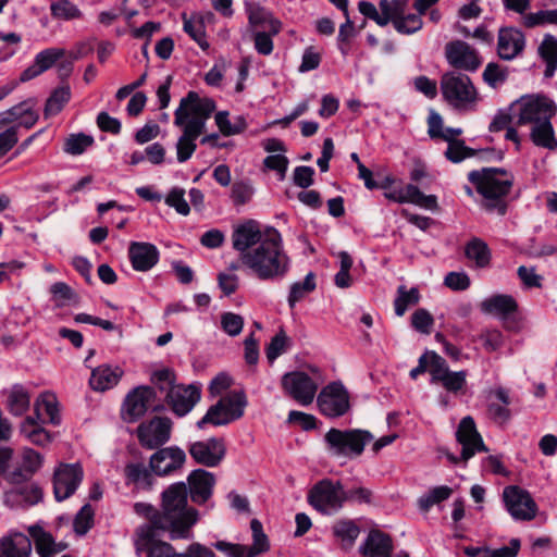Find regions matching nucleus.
Listing matches in <instances>:
<instances>
[{
    "label": "nucleus",
    "instance_id": "7",
    "mask_svg": "<svg viewBox=\"0 0 557 557\" xmlns=\"http://www.w3.org/2000/svg\"><path fill=\"white\" fill-rule=\"evenodd\" d=\"M516 125H536L547 122L556 114L553 100L544 96H524L510 106Z\"/></svg>",
    "mask_w": 557,
    "mask_h": 557
},
{
    "label": "nucleus",
    "instance_id": "40",
    "mask_svg": "<svg viewBox=\"0 0 557 557\" xmlns=\"http://www.w3.org/2000/svg\"><path fill=\"white\" fill-rule=\"evenodd\" d=\"M214 121L223 136L238 135L247 128V122L243 115H237L231 121L227 111H219L214 116Z\"/></svg>",
    "mask_w": 557,
    "mask_h": 557
},
{
    "label": "nucleus",
    "instance_id": "53",
    "mask_svg": "<svg viewBox=\"0 0 557 557\" xmlns=\"http://www.w3.org/2000/svg\"><path fill=\"white\" fill-rule=\"evenodd\" d=\"M184 30L200 46L201 49L206 50L209 48L202 20H186L184 22Z\"/></svg>",
    "mask_w": 557,
    "mask_h": 557
},
{
    "label": "nucleus",
    "instance_id": "3",
    "mask_svg": "<svg viewBox=\"0 0 557 557\" xmlns=\"http://www.w3.org/2000/svg\"><path fill=\"white\" fill-rule=\"evenodd\" d=\"M240 263L261 281L284 277L290 269V258L284 249L281 233L274 227H268L264 240L248 255H244Z\"/></svg>",
    "mask_w": 557,
    "mask_h": 557
},
{
    "label": "nucleus",
    "instance_id": "56",
    "mask_svg": "<svg viewBox=\"0 0 557 557\" xmlns=\"http://www.w3.org/2000/svg\"><path fill=\"white\" fill-rule=\"evenodd\" d=\"M165 203L174 208L178 214L187 215L190 211L189 205L185 199V190L183 188L175 187L170 190L165 197Z\"/></svg>",
    "mask_w": 557,
    "mask_h": 557
},
{
    "label": "nucleus",
    "instance_id": "34",
    "mask_svg": "<svg viewBox=\"0 0 557 557\" xmlns=\"http://www.w3.org/2000/svg\"><path fill=\"white\" fill-rule=\"evenodd\" d=\"M151 469H148L144 462H128L124 468L126 484L135 485L137 488L149 490L153 484Z\"/></svg>",
    "mask_w": 557,
    "mask_h": 557
},
{
    "label": "nucleus",
    "instance_id": "60",
    "mask_svg": "<svg viewBox=\"0 0 557 557\" xmlns=\"http://www.w3.org/2000/svg\"><path fill=\"white\" fill-rule=\"evenodd\" d=\"M379 5L383 15H386L388 24L391 21L394 23L395 18L404 14L407 0H381Z\"/></svg>",
    "mask_w": 557,
    "mask_h": 557
},
{
    "label": "nucleus",
    "instance_id": "46",
    "mask_svg": "<svg viewBox=\"0 0 557 557\" xmlns=\"http://www.w3.org/2000/svg\"><path fill=\"white\" fill-rule=\"evenodd\" d=\"M94 137L84 133L71 134L64 140L63 150L71 156H78L94 145Z\"/></svg>",
    "mask_w": 557,
    "mask_h": 557
},
{
    "label": "nucleus",
    "instance_id": "47",
    "mask_svg": "<svg viewBox=\"0 0 557 557\" xmlns=\"http://www.w3.org/2000/svg\"><path fill=\"white\" fill-rule=\"evenodd\" d=\"M451 494L453 490L446 485L433 487L418 499L419 508L426 512L432 506L448 499Z\"/></svg>",
    "mask_w": 557,
    "mask_h": 557
},
{
    "label": "nucleus",
    "instance_id": "51",
    "mask_svg": "<svg viewBox=\"0 0 557 557\" xmlns=\"http://www.w3.org/2000/svg\"><path fill=\"white\" fill-rule=\"evenodd\" d=\"M94 509L89 504H86L75 516L73 528L77 535H85L94 524Z\"/></svg>",
    "mask_w": 557,
    "mask_h": 557
},
{
    "label": "nucleus",
    "instance_id": "44",
    "mask_svg": "<svg viewBox=\"0 0 557 557\" xmlns=\"http://www.w3.org/2000/svg\"><path fill=\"white\" fill-rule=\"evenodd\" d=\"M71 99V89L69 86L58 87L47 99L44 114L46 117L57 115Z\"/></svg>",
    "mask_w": 557,
    "mask_h": 557
},
{
    "label": "nucleus",
    "instance_id": "19",
    "mask_svg": "<svg viewBox=\"0 0 557 557\" xmlns=\"http://www.w3.org/2000/svg\"><path fill=\"white\" fill-rule=\"evenodd\" d=\"M84 476L78 463H62L54 471L53 492L55 499L61 502L74 494Z\"/></svg>",
    "mask_w": 557,
    "mask_h": 557
},
{
    "label": "nucleus",
    "instance_id": "62",
    "mask_svg": "<svg viewBox=\"0 0 557 557\" xmlns=\"http://www.w3.org/2000/svg\"><path fill=\"white\" fill-rule=\"evenodd\" d=\"M394 26L399 33L412 34L422 27V20L419 15L409 14L395 18Z\"/></svg>",
    "mask_w": 557,
    "mask_h": 557
},
{
    "label": "nucleus",
    "instance_id": "49",
    "mask_svg": "<svg viewBox=\"0 0 557 557\" xmlns=\"http://www.w3.org/2000/svg\"><path fill=\"white\" fill-rule=\"evenodd\" d=\"M419 298L418 288L412 287L410 290H407L405 286H399L398 296L394 301L395 313L398 317L404 315L409 306L418 304Z\"/></svg>",
    "mask_w": 557,
    "mask_h": 557
},
{
    "label": "nucleus",
    "instance_id": "18",
    "mask_svg": "<svg viewBox=\"0 0 557 557\" xmlns=\"http://www.w3.org/2000/svg\"><path fill=\"white\" fill-rule=\"evenodd\" d=\"M445 58L449 65L474 72L481 65L479 52L463 40H451L445 45Z\"/></svg>",
    "mask_w": 557,
    "mask_h": 557
},
{
    "label": "nucleus",
    "instance_id": "11",
    "mask_svg": "<svg viewBox=\"0 0 557 557\" xmlns=\"http://www.w3.org/2000/svg\"><path fill=\"white\" fill-rule=\"evenodd\" d=\"M456 441L461 446L460 456H455L450 453L446 454V457L451 463H459L460 461L467 462L476 453L487 451L482 436L476 430L474 420L472 417L467 416L461 419L456 431Z\"/></svg>",
    "mask_w": 557,
    "mask_h": 557
},
{
    "label": "nucleus",
    "instance_id": "30",
    "mask_svg": "<svg viewBox=\"0 0 557 557\" xmlns=\"http://www.w3.org/2000/svg\"><path fill=\"white\" fill-rule=\"evenodd\" d=\"M123 374L124 371L117 366L111 367L109 364H102L91 371L89 385L94 391L106 392L113 388Z\"/></svg>",
    "mask_w": 557,
    "mask_h": 557
},
{
    "label": "nucleus",
    "instance_id": "2",
    "mask_svg": "<svg viewBox=\"0 0 557 557\" xmlns=\"http://www.w3.org/2000/svg\"><path fill=\"white\" fill-rule=\"evenodd\" d=\"M215 110V102L210 98H200L189 91L182 98L174 112V124L182 129L176 143V158L183 163L191 158L197 149V138L206 132L207 121Z\"/></svg>",
    "mask_w": 557,
    "mask_h": 557
},
{
    "label": "nucleus",
    "instance_id": "27",
    "mask_svg": "<svg viewBox=\"0 0 557 557\" xmlns=\"http://www.w3.org/2000/svg\"><path fill=\"white\" fill-rule=\"evenodd\" d=\"M128 258L134 270L146 272L159 261L158 248L145 242H132L128 247Z\"/></svg>",
    "mask_w": 557,
    "mask_h": 557
},
{
    "label": "nucleus",
    "instance_id": "39",
    "mask_svg": "<svg viewBox=\"0 0 557 557\" xmlns=\"http://www.w3.org/2000/svg\"><path fill=\"white\" fill-rule=\"evenodd\" d=\"M42 497V492L38 486L29 485L14 488L5 493V503L10 506L22 505L23 503L34 505Z\"/></svg>",
    "mask_w": 557,
    "mask_h": 557
},
{
    "label": "nucleus",
    "instance_id": "21",
    "mask_svg": "<svg viewBox=\"0 0 557 557\" xmlns=\"http://www.w3.org/2000/svg\"><path fill=\"white\" fill-rule=\"evenodd\" d=\"M435 363L432 371V383H440L447 392L458 394L465 391L468 373L465 370L450 371L443 357H434Z\"/></svg>",
    "mask_w": 557,
    "mask_h": 557
},
{
    "label": "nucleus",
    "instance_id": "5",
    "mask_svg": "<svg viewBox=\"0 0 557 557\" xmlns=\"http://www.w3.org/2000/svg\"><path fill=\"white\" fill-rule=\"evenodd\" d=\"M441 91L444 100L457 110H473L479 94L470 77L458 72H447L441 78Z\"/></svg>",
    "mask_w": 557,
    "mask_h": 557
},
{
    "label": "nucleus",
    "instance_id": "20",
    "mask_svg": "<svg viewBox=\"0 0 557 557\" xmlns=\"http://www.w3.org/2000/svg\"><path fill=\"white\" fill-rule=\"evenodd\" d=\"M186 461V455L183 449L171 446L160 448L151 455L149 467L151 471L159 476L170 475L180 470Z\"/></svg>",
    "mask_w": 557,
    "mask_h": 557
},
{
    "label": "nucleus",
    "instance_id": "36",
    "mask_svg": "<svg viewBox=\"0 0 557 557\" xmlns=\"http://www.w3.org/2000/svg\"><path fill=\"white\" fill-rule=\"evenodd\" d=\"M45 411V413L48 417V421L51 424L58 425L61 422V417L59 412V403L57 399V396L53 393L45 392L40 394L37 399L34 403V411H35V418L40 419L41 418V411Z\"/></svg>",
    "mask_w": 557,
    "mask_h": 557
},
{
    "label": "nucleus",
    "instance_id": "6",
    "mask_svg": "<svg viewBox=\"0 0 557 557\" xmlns=\"http://www.w3.org/2000/svg\"><path fill=\"white\" fill-rule=\"evenodd\" d=\"M326 448L332 456L355 458L360 456L364 446L373 441V435L366 430H339L332 428L324 435Z\"/></svg>",
    "mask_w": 557,
    "mask_h": 557
},
{
    "label": "nucleus",
    "instance_id": "14",
    "mask_svg": "<svg viewBox=\"0 0 557 557\" xmlns=\"http://www.w3.org/2000/svg\"><path fill=\"white\" fill-rule=\"evenodd\" d=\"M172 421L166 417H153L141 422L136 429L139 444L147 449H154L165 444L171 437Z\"/></svg>",
    "mask_w": 557,
    "mask_h": 557
},
{
    "label": "nucleus",
    "instance_id": "43",
    "mask_svg": "<svg viewBox=\"0 0 557 557\" xmlns=\"http://www.w3.org/2000/svg\"><path fill=\"white\" fill-rule=\"evenodd\" d=\"M539 52L546 62L545 76H553L557 69V39L553 35H546L539 47Z\"/></svg>",
    "mask_w": 557,
    "mask_h": 557
},
{
    "label": "nucleus",
    "instance_id": "54",
    "mask_svg": "<svg viewBox=\"0 0 557 557\" xmlns=\"http://www.w3.org/2000/svg\"><path fill=\"white\" fill-rule=\"evenodd\" d=\"M289 346V338L286 333L281 330L270 342L267 347V358L270 362L274 361L278 356L284 354Z\"/></svg>",
    "mask_w": 557,
    "mask_h": 557
},
{
    "label": "nucleus",
    "instance_id": "33",
    "mask_svg": "<svg viewBox=\"0 0 557 557\" xmlns=\"http://www.w3.org/2000/svg\"><path fill=\"white\" fill-rule=\"evenodd\" d=\"M28 533L35 543L36 552L40 557H52L67 547L65 543H57L52 535L46 532L40 525H30L28 528Z\"/></svg>",
    "mask_w": 557,
    "mask_h": 557
},
{
    "label": "nucleus",
    "instance_id": "17",
    "mask_svg": "<svg viewBox=\"0 0 557 557\" xmlns=\"http://www.w3.org/2000/svg\"><path fill=\"white\" fill-rule=\"evenodd\" d=\"M503 498L513 519L529 521L536 516L537 506L525 490L516 485L507 486L504 488Z\"/></svg>",
    "mask_w": 557,
    "mask_h": 557
},
{
    "label": "nucleus",
    "instance_id": "57",
    "mask_svg": "<svg viewBox=\"0 0 557 557\" xmlns=\"http://www.w3.org/2000/svg\"><path fill=\"white\" fill-rule=\"evenodd\" d=\"M523 23L527 27H535L545 24H557V9L542 10L535 13H530L524 16Z\"/></svg>",
    "mask_w": 557,
    "mask_h": 557
},
{
    "label": "nucleus",
    "instance_id": "1",
    "mask_svg": "<svg viewBox=\"0 0 557 557\" xmlns=\"http://www.w3.org/2000/svg\"><path fill=\"white\" fill-rule=\"evenodd\" d=\"M198 520L199 511L188 505V488L184 482L173 483L162 492L153 527L168 532L171 540H189Z\"/></svg>",
    "mask_w": 557,
    "mask_h": 557
},
{
    "label": "nucleus",
    "instance_id": "25",
    "mask_svg": "<svg viewBox=\"0 0 557 557\" xmlns=\"http://www.w3.org/2000/svg\"><path fill=\"white\" fill-rule=\"evenodd\" d=\"M525 38L521 30L515 27H502L497 37V54L503 60H513L522 53Z\"/></svg>",
    "mask_w": 557,
    "mask_h": 557
},
{
    "label": "nucleus",
    "instance_id": "64",
    "mask_svg": "<svg viewBox=\"0 0 557 557\" xmlns=\"http://www.w3.org/2000/svg\"><path fill=\"white\" fill-rule=\"evenodd\" d=\"M252 194L253 188L250 184L237 182L232 186L231 198L236 206H243L251 199Z\"/></svg>",
    "mask_w": 557,
    "mask_h": 557
},
{
    "label": "nucleus",
    "instance_id": "52",
    "mask_svg": "<svg viewBox=\"0 0 557 557\" xmlns=\"http://www.w3.org/2000/svg\"><path fill=\"white\" fill-rule=\"evenodd\" d=\"M65 51L60 48H48L36 54L34 63L42 73L49 70L59 59L63 58Z\"/></svg>",
    "mask_w": 557,
    "mask_h": 557
},
{
    "label": "nucleus",
    "instance_id": "55",
    "mask_svg": "<svg viewBox=\"0 0 557 557\" xmlns=\"http://www.w3.org/2000/svg\"><path fill=\"white\" fill-rule=\"evenodd\" d=\"M51 14L61 20H73L81 17L79 9L69 0H60L51 4Z\"/></svg>",
    "mask_w": 557,
    "mask_h": 557
},
{
    "label": "nucleus",
    "instance_id": "26",
    "mask_svg": "<svg viewBox=\"0 0 557 557\" xmlns=\"http://www.w3.org/2000/svg\"><path fill=\"white\" fill-rule=\"evenodd\" d=\"M187 482L194 503L202 505L212 496L215 478L211 472L196 469L189 473Z\"/></svg>",
    "mask_w": 557,
    "mask_h": 557
},
{
    "label": "nucleus",
    "instance_id": "28",
    "mask_svg": "<svg viewBox=\"0 0 557 557\" xmlns=\"http://www.w3.org/2000/svg\"><path fill=\"white\" fill-rule=\"evenodd\" d=\"M156 392L149 386H140L132 391L125 399V410L132 420L143 417L151 408Z\"/></svg>",
    "mask_w": 557,
    "mask_h": 557
},
{
    "label": "nucleus",
    "instance_id": "35",
    "mask_svg": "<svg viewBox=\"0 0 557 557\" xmlns=\"http://www.w3.org/2000/svg\"><path fill=\"white\" fill-rule=\"evenodd\" d=\"M246 10L250 25L270 29L272 35H277L281 32L282 23L265 9L258 4L246 3Z\"/></svg>",
    "mask_w": 557,
    "mask_h": 557
},
{
    "label": "nucleus",
    "instance_id": "22",
    "mask_svg": "<svg viewBox=\"0 0 557 557\" xmlns=\"http://www.w3.org/2000/svg\"><path fill=\"white\" fill-rule=\"evenodd\" d=\"M189 454L196 462L206 467L218 466L225 456V445L221 438L195 442L189 446Z\"/></svg>",
    "mask_w": 557,
    "mask_h": 557
},
{
    "label": "nucleus",
    "instance_id": "58",
    "mask_svg": "<svg viewBox=\"0 0 557 557\" xmlns=\"http://www.w3.org/2000/svg\"><path fill=\"white\" fill-rule=\"evenodd\" d=\"M483 79L488 86L496 88L507 79V71L499 64L491 62L485 66Z\"/></svg>",
    "mask_w": 557,
    "mask_h": 557
},
{
    "label": "nucleus",
    "instance_id": "13",
    "mask_svg": "<svg viewBox=\"0 0 557 557\" xmlns=\"http://www.w3.org/2000/svg\"><path fill=\"white\" fill-rule=\"evenodd\" d=\"M320 412L330 418L344 416L350 408L349 395L341 382L324 386L317 398Z\"/></svg>",
    "mask_w": 557,
    "mask_h": 557
},
{
    "label": "nucleus",
    "instance_id": "24",
    "mask_svg": "<svg viewBox=\"0 0 557 557\" xmlns=\"http://www.w3.org/2000/svg\"><path fill=\"white\" fill-rule=\"evenodd\" d=\"M384 196L398 203H413L433 211L437 209L436 196L424 195L416 185L412 184H408L404 188L388 189L384 193Z\"/></svg>",
    "mask_w": 557,
    "mask_h": 557
},
{
    "label": "nucleus",
    "instance_id": "29",
    "mask_svg": "<svg viewBox=\"0 0 557 557\" xmlns=\"http://www.w3.org/2000/svg\"><path fill=\"white\" fill-rule=\"evenodd\" d=\"M32 540L24 533L10 531L0 539V557H30Z\"/></svg>",
    "mask_w": 557,
    "mask_h": 557
},
{
    "label": "nucleus",
    "instance_id": "50",
    "mask_svg": "<svg viewBox=\"0 0 557 557\" xmlns=\"http://www.w3.org/2000/svg\"><path fill=\"white\" fill-rule=\"evenodd\" d=\"M42 465V457L32 448L23 451V473H13V476L21 475L24 479L30 478Z\"/></svg>",
    "mask_w": 557,
    "mask_h": 557
},
{
    "label": "nucleus",
    "instance_id": "41",
    "mask_svg": "<svg viewBox=\"0 0 557 557\" xmlns=\"http://www.w3.org/2000/svg\"><path fill=\"white\" fill-rule=\"evenodd\" d=\"M8 409L14 416L24 414L30 405V395L22 385H14L8 393Z\"/></svg>",
    "mask_w": 557,
    "mask_h": 557
},
{
    "label": "nucleus",
    "instance_id": "16",
    "mask_svg": "<svg viewBox=\"0 0 557 557\" xmlns=\"http://www.w3.org/2000/svg\"><path fill=\"white\" fill-rule=\"evenodd\" d=\"M282 387L285 393L301 406L312 404L318 384L305 372L294 371L283 375Z\"/></svg>",
    "mask_w": 557,
    "mask_h": 557
},
{
    "label": "nucleus",
    "instance_id": "4",
    "mask_svg": "<svg viewBox=\"0 0 557 557\" xmlns=\"http://www.w3.org/2000/svg\"><path fill=\"white\" fill-rule=\"evenodd\" d=\"M468 178L483 197L482 206L486 211L499 215L506 213L505 197L512 186V177L509 174L498 169H483L470 172Z\"/></svg>",
    "mask_w": 557,
    "mask_h": 557
},
{
    "label": "nucleus",
    "instance_id": "48",
    "mask_svg": "<svg viewBox=\"0 0 557 557\" xmlns=\"http://www.w3.org/2000/svg\"><path fill=\"white\" fill-rule=\"evenodd\" d=\"M315 288V277L312 272L308 273L304 282H296L290 286L288 295V304L293 308L298 301H300L307 294L311 293Z\"/></svg>",
    "mask_w": 557,
    "mask_h": 557
},
{
    "label": "nucleus",
    "instance_id": "37",
    "mask_svg": "<svg viewBox=\"0 0 557 557\" xmlns=\"http://www.w3.org/2000/svg\"><path fill=\"white\" fill-rule=\"evenodd\" d=\"M530 138L536 147L548 150L557 149V138L550 120L531 126Z\"/></svg>",
    "mask_w": 557,
    "mask_h": 557
},
{
    "label": "nucleus",
    "instance_id": "32",
    "mask_svg": "<svg viewBox=\"0 0 557 557\" xmlns=\"http://www.w3.org/2000/svg\"><path fill=\"white\" fill-rule=\"evenodd\" d=\"M518 309V304L516 299L506 294H497L493 295L488 298H485L480 304V310L485 314H492L499 317L502 319H506L511 313L516 312Z\"/></svg>",
    "mask_w": 557,
    "mask_h": 557
},
{
    "label": "nucleus",
    "instance_id": "15",
    "mask_svg": "<svg viewBox=\"0 0 557 557\" xmlns=\"http://www.w3.org/2000/svg\"><path fill=\"white\" fill-rule=\"evenodd\" d=\"M135 550L139 557H177L174 546L157 537L151 528H138L134 540Z\"/></svg>",
    "mask_w": 557,
    "mask_h": 557
},
{
    "label": "nucleus",
    "instance_id": "31",
    "mask_svg": "<svg viewBox=\"0 0 557 557\" xmlns=\"http://www.w3.org/2000/svg\"><path fill=\"white\" fill-rule=\"evenodd\" d=\"M360 549L364 557H392L393 541L389 535L372 530Z\"/></svg>",
    "mask_w": 557,
    "mask_h": 557
},
{
    "label": "nucleus",
    "instance_id": "61",
    "mask_svg": "<svg viewBox=\"0 0 557 557\" xmlns=\"http://www.w3.org/2000/svg\"><path fill=\"white\" fill-rule=\"evenodd\" d=\"M221 326L230 336H237L244 327V318L233 312H225L221 315Z\"/></svg>",
    "mask_w": 557,
    "mask_h": 557
},
{
    "label": "nucleus",
    "instance_id": "63",
    "mask_svg": "<svg viewBox=\"0 0 557 557\" xmlns=\"http://www.w3.org/2000/svg\"><path fill=\"white\" fill-rule=\"evenodd\" d=\"M445 156L451 162H460L466 158L474 156V151L467 147L462 140L448 144Z\"/></svg>",
    "mask_w": 557,
    "mask_h": 557
},
{
    "label": "nucleus",
    "instance_id": "38",
    "mask_svg": "<svg viewBox=\"0 0 557 557\" xmlns=\"http://www.w3.org/2000/svg\"><path fill=\"white\" fill-rule=\"evenodd\" d=\"M20 429L21 433L35 445L45 446L52 441L51 434L41 426L35 417H27L21 423Z\"/></svg>",
    "mask_w": 557,
    "mask_h": 557
},
{
    "label": "nucleus",
    "instance_id": "42",
    "mask_svg": "<svg viewBox=\"0 0 557 557\" xmlns=\"http://www.w3.org/2000/svg\"><path fill=\"white\" fill-rule=\"evenodd\" d=\"M333 533L343 547H350L358 537L360 529L355 521L342 519L334 523Z\"/></svg>",
    "mask_w": 557,
    "mask_h": 557
},
{
    "label": "nucleus",
    "instance_id": "45",
    "mask_svg": "<svg viewBox=\"0 0 557 557\" xmlns=\"http://www.w3.org/2000/svg\"><path fill=\"white\" fill-rule=\"evenodd\" d=\"M466 256L473 260L479 268H484L490 263L491 252L487 245L480 238H473L466 246Z\"/></svg>",
    "mask_w": 557,
    "mask_h": 557
},
{
    "label": "nucleus",
    "instance_id": "8",
    "mask_svg": "<svg viewBox=\"0 0 557 557\" xmlns=\"http://www.w3.org/2000/svg\"><path fill=\"white\" fill-rule=\"evenodd\" d=\"M248 401L243 391H233L222 396L212 405L205 417L197 423L199 428L210 423L212 425H226L244 416Z\"/></svg>",
    "mask_w": 557,
    "mask_h": 557
},
{
    "label": "nucleus",
    "instance_id": "59",
    "mask_svg": "<svg viewBox=\"0 0 557 557\" xmlns=\"http://www.w3.org/2000/svg\"><path fill=\"white\" fill-rule=\"evenodd\" d=\"M434 319L426 309H418L411 315V325L418 332L429 335L432 331Z\"/></svg>",
    "mask_w": 557,
    "mask_h": 557
},
{
    "label": "nucleus",
    "instance_id": "10",
    "mask_svg": "<svg viewBox=\"0 0 557 557\" xmlns=\"http://www.w3.org/2000/svg\"><path fill=\"white\" fill-rule=\"evenodd\" d=\"M252 542L250 545L234 544L225 541H218L214 547L226 554L228 557H258L270 550V540L264 533L262 523L258 519L250 521Z\"/></svg>",
    "mask_w": 557,
    "mask_h": 557
},
{
    "label": "nucleus",
    "instance_id": "23",
    "mask_svg": "<svg viewBox=\"0 0 557 557\" xmlns=\"http://www.w3.org/2000/svg\"><path fill=\"white\" fill-rule=\"evenodd\" d=\"M200 388L194 384L184 386L175 385L170 388L165 399L174 413L180 417L187 414L200 400Z\"/></svg>",
    "mask_w": 557,
    "mask_h": 557
},
{
    "label": "nucleus",
    "instance_id": "9",
    "mask_svg": "<svg viewBox=\"0 0 557 557\" xmlns=\"http://www.w3.org/2000/svg\"><path fill=\"white\" fill-rule=\"evenodd\" d=\"M309 504L324 515L337 512L345 503V490L339 481L324 479L318 482L308 494Z\"/></svg>",
    "mask_w": 557,
    "mask_h": 557
},
{
    "label": "nucleus",
    "instance_id": "12",
    "mask_svg": "<svg viewBox=\"0 0 557 557\" xmlns=\"http://www.w3.org/2000/svg\"><path fill=\"white\" fill-rule=\"evenodd\" d=\"M267 234L268 227L262 230L260 223L252 219L233 226L232 246L239 253L240 262L244 260V255H248L264 240Z\"/></svg>",
    "mask_w": 557,
    "mask_h": 557
}]
</instances>
